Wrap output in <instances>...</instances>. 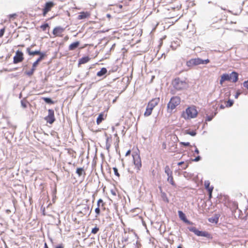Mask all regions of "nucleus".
Here are the masks:
<instances>
[{
  "instance_id": "obj_49",
  "label": "nucleus",
  "mask_w": 248,
  "mask_h": 248,
  "mask_svg": "<svg viewBox=\"0 0 248 248\" xmlns=\"http://www.w3.org/2000/svg\"><path fill=\"white\" fill-rule=\"evenodd\" d=\"M16 16V14H12V15H10L9 16V17H10V18H15V17Z\"/></svg>"
},
{
  "instance_id": "obj_40",
  "label": "nucleus",
  "mask_w": 248,
  "mask_h": 248,
  "mask_svg": "<svg viewBox=\"0 0 248 248\" xmlns=\"http://www.w3.org/2000/svg\"><path fill=\"white\" fill-rule=\"evenodd\" d=\"M180 144L182 145H184L185 146H190V143L188 142H180Z\"/></svg>"
},
{
  "instance_id": "obj_4",
  "label": "nucleus",
  "mask_w": 248,
  "mask_h": 248,
  "mask_svg": "<svg viewBox=\"0 0 248 248\" xmlns=\"http://www.w3.org/2000/svg\"><path fill=\"white\" fill-rule=\"evenodd\" d=\"M132 157L135 168L137 170V172H139L142 166L141 160L139 151L133 152L132 153Z\"/></svg>"
},
{
  "instance_id": "obj_16",
  "label": "nucleus",
  "mask_w": 248,
  "mask_h": 248,
  "mask_svg": "<svg viewBox=\"0 0 248 248\" xmlns=\"http://www.w3.org/2000/svg\"><path fill=\"white\" fill-rule=\"evenodd\" d=\"M91 16V13L89 12H81L79 13L78 16V19H83L87 18H89Z\"/></svg>"
},
{
  "instance_id": "obj_18",
  "label": "nucleus",
  "mask_w": 248,
  "mask_h": 248,
  "mask_svg": "<svg viewBox=\"0 0 248 248\" xmlns=\"http://www.w3.org/2000/svg\"><path fill=\"white\" fill-rule=\"evenodd\" d=\"M178 215L181 220L186 223H189V221L186 219L185 214L181 211H178Z\"/></svg>"
},
{
  "instance_id": "obj_51",
  "label": "nucleus",
  "mask_w": 248,
  "mask_h": 248,
  "mask_svg": "<svg viewBox=\"0 0 248 248\" xmlns=\"http://www.w3.org/2000/svg\"><path fill=\"white\" fill-rule=\"evenodd\" d=\"M195 153L197 154H199V150L197 148H196V149L195 150Z\"/></svg>"
},
{
  "instance_id": "obj_7",
  "label": "nucleus",
  "mask_w": 248,
  "mask_h": 248,
  "mask_svg": "<svg viewBox=\"0 0 248 248\" xmlns=\"http://www.w3.org/2000/svg\"><path fill=\"white\" fill-rule=\"evenodd\" d=\"M189 230L190 232H194L195 234L198 236H203L208 238H212L211 234L207 232L199 231L195 227L189 228Z\"/></svg>"
},
{
  "instance_id": "obj_30",
  "label": "nucleus",
  "mask_w": 248,
  "mask_h": 248,
  "mask_svg": "<svg viewBox=\"0 0 248 248\" xmlns=\"http://www.w3.org/2000/svg\"><path fill=\"white\" fill-rule=\"evenodd\" d=\"M225 107L228 108L232 106L233 101L232 100H229L227 101H225Z\"/></svg>"
},
{
  "instance_id": "obj_54",
  "label": "nucleus",
  "mask_w": 248,
  "mask_h": 248,
  "mask_svg": "<svg viewBox=\"0 0 248 248\" xmlns=\"http://www.w3.org/2000/svg\"><path fill=\"white\" fill-rule=\"evenodd\" d=\"M68 39H69V37H68V36H66L64 37V40H65V41L68 40Z\"/></svg>"
},
{
  "instance_id": "obj_56",
  "label": "nucleus",
  "mask_w": 248,
  "mask_h": 248,
  "mask_svg": "<svg viewBox=\"0 0 248 248\" xmlns=\"http://www.w3.org/2000/svg\"><path fill=\"white\" fill-rule=\"evenodd\" d=\"M45 248H48L46 243L45 244Z\"/></svg>"
},
{
  "instance_id": "obj_14",
  "label": "nucleus",
  "mask_w": 248,
  "mask_h": 248,
  "mask_svg": "<svg viewBox=\"0 0 248 248\" xmlns=\"http://www.w3.org/2000/svg\"><path fill=\"white\" fill-rule=\"evenodd\" d=\"M160 102L159 97H155V98L152 99L151 101H150L147 106L153 109L155 106H156Z\"/></svg>"
},
{
  "instance_id": "obj_60",
  "label": "nucleus",
  "mask_w": 248,
  "mask_h": 248,
  "mask_svg": "<svg viewBox=\"0 0 248 248\" xmlns=\"http://www.w3.org/2000/svg\"><path fill=\"white\" fill-rule=\"evenodd\" d=\"M166 200H167V202H169V200L167 198H166Z\"/></svg>"
},
{
  "instance_id": "obj_36",
  "label": "nucleus",
  "mask_w": 248,
  "mask_h": 248,
  "mask_svg": "<svg viewBox=\"0 0 248 248\" xmlns=\"http://www.w3.org/2000/svg\"><path fill=\"white\" fill-rule=\"evenodd\" d=\"M99 228L98 227H95L92 230V233L93 234H96L99 231Z\"/></svg>"
},
{
  "instance_id": "obj_42",
  "label": "nucleus",
  "mask_w": 248,
  "mask_h": 248,
  "mask_svg": "<svg viewBox=\"0 0 248 248\" xmlns=\"http://www.w3.org/2000/svg\"><path fill=\"white\" fill-rule=\"evenodd\" d=\"M243 85L245 88L248 90V80L244 81L243 83Z\"/></svg>"
},
{
  "instance_id": "obj_31",
  "label": "nucleus",
  "mask_w": 248,
  "mask_h": 248,
  "mask_svg": "<svg viewBox=\"0 0 248 248\" xmlns=\"http://www.w3.org/2000/svg\"><path fill=\"white\" fill-rule=\"evenodd\" d=\"M170 138L171 140H173L175 142L179 141V139L177 136L175 134H172L170 135Z\"/></svg>"
},
{
  "instance_id": "obj_48",
  "label": "nucleus",
  "mask_w": 248,
  "mask_h": 248,
  "mask_svg": "<svg viewBox=\"0 0 248 248\" xmlns=\"http://www.w3.org/2000/svg\"><path fill=\"white\" fill-rule=\"evenodd\" d=\"M208 192V194H209V199H211L212 197V192Z\"/></svg>"
},
{
  "instance_id": "obj_12",
  "label": "nucleus",
  "mask_w": 248,
  "mask_h": 248,
  "mask_svg": "<svg viewBox=\"0 0 248 248\" xmlns=\"http://www.w3.org/2000/svg\"><path fill=\"white\" fill-rule=\"evenodd\" d=\"M24 60L23 53L22 51L17 50L14 57L13 62L14 63H18Z\"/></svg>"
},
{
  "instance_id": "obj_1",
  "label": "nucleus",
  "mask_w": 248,
  "mask_h": 248,
  "mask_svg": "<svg viewBox=\"0 0 248 248\" xmlns=\"http://www.w3.org/2000/svg\"><path fill=\"white\" fill-rule=\"evenodd\" d=\"M238 80V74L235 71L232 72L230 75L227 73L223 74L220 77L219 83L222 85L225 81H230L235 83Z\"/></svg>"
},
{
  "instance_id": "obj_53",
  "label": "nucleus",
  "mask_w": 248,
  "mask_h": 248,
  "mask_svg": "<svg viewBox=\"0 0 248 248\" xmlns=\"http://www.w3.org/2000/svg\"><path fill=\"white\" fill-rule=\"evenodd\" d=\"M225 106H224L223 105H221L220 106V108L221 109H224L225 108Z\"/></svg>"
},
{
  "instance_id": "obj_33",
  "label": "nucleus",
  "mask_w": 248,
  "mask_h": 248,
  "mask_svg": "<svg viewBox=\"0 0 248 248\" xmlns=\"http://www.w3.org/2000/svg\"><path fill=\"white\" fill-rule=\"evenodd\" d=\"M43 99L47 103L51 104H53V102L49 98L44 97Z\"/></svg>"
},
{
  "instance_id": "obj_5",
  "label": "nucleus",
  "mask_w": 248,
  "mask_h": 248,
  "mask_svg": "<svg viewBox=\"0 0 248 248\" xmlns=\"http://www.w3.org/2000/svg\"><path fill=\"white\" fill-rule=\"evenodd\" d=\"M210 62L209 59L202 60V59L197 58L191 59L186 62V65L188 67H192L193 66L198 65L201 64H207Z\"/></svg>"
},
{
  "instance_id": "obj_29",
  "label": "nucleus",
  "mask_w": 248,
  "mask_h": 248,
  "mask_svg": "<svg viewBox=\"0 0 248 248\" xmlns=\"http://www.w3.org/2000/svg\"><path fill=\"white\" fill-rule=\"evenodd\" d=\"M165 173L167 174L168 176H169V175H170L172 174V172L170 170V169L169 167V166H166L165 167Z\"/></svg>"
},
{
  "instance_id": "obj_6",
  "label": "nucleus",
  "mask_w": 248,
  "mask_h": 248,
  "mask_svg": "<svg viewBox=\"0 0 248 248\" xmlns=\"http://www.w3.org/2000/svg\"><path fill=\"white\" fill-rule=\"evenodd\" d=\"M181 102V99L178 96L172 97L167 105L168 109H170L172 110L175 108L180 104Z\"/></svg>"
},
{
  "instance_id": "obj_9",
  "label": "nucleus",
  "mask_w": 248,
  "mask_h": 248,
  "mask_svg": "<svg viewBox=\"0 0 248 248\" xmlns=\"http://www.w3.org/2000/svg\"><path fill=\"white\" fill-rule=\"evenodd\" d=\"M134 236L132 232H124V234L122 238V242L128 244L132 242V239Z\"/></svg>"
},
{
  "instance_id": "obj_11",
  "label": "nucleus",
  "mask_w": 248,
  "mask_h": 248,
  "mask_svg": "<svg viewBox=\"0 0 248 248\" xmlns=\"http://www.w3.org/2000/svg\"><path fill=\"white\" fill-rule=\"evenodd\" d=\"M45 120L50 124H52L55 121L54 112L53 109L48 110V115L45 118Z\"/></svg>"
},
{
  "instance_id": "obj_44",
  "label": "nucleus",
  "mask_w": 248,
  "mask_h": 248,
  "mask_svg": "<svg viewBox=\"0 0 248 248\" xmlns=\"http://www.w3.org/2000/svg\"><path fill=\"white\" fill-rule=\"evenodd\" d=\"M201 159V157L200 156H198L195 159L193 160V161L197 162Z\"/></svg>"
},
{
  "instance_id": "obj_3",
  "label": "nucleus",
  "mask_w": 248,
  "mask_h": 248,
  "mask_svg": "<svg viewBox=\"0 0 248 248\" xmlns=\"http://www.w3.org/2000/svg\"><path fill=\"white\" fill-rule=\"evenodd\" d=\"M172 85L175 89L182 90L187 86L188 83L186 80H182L179 78H177L172 80Z\"/></svg>"
},
{
  "instance_id": "obj_20",
  "label": "nucleus",
  "mask_w": 248,
  "mask_h": 248,
  "mask_svg": "<svg viewBox=\"0 0 248 248\" xmlns=\"http://www.w3.org/2000/svg\"><path fill=\"white\" fill-rule=\"evenodd\" d=\"M79 45V42L78 41H77L74 42L70 44L68 47V49L69 50H73L77 48Z\"/></svg>"
},
{
  "instance_id": "obj_22",
  "label": "nucleus",
  "mask_w": 248,
  "mask_h": 248,
  "mask_svg": "<svg viewBox=\"0 0 248 248\" xmlns=\"http://www.w3.org/2000/svg\"><path fill=\"white\" fill-rule=\"evenodd\" d=\"M27 51L29 55L34 56V55H39V54H41V52L40 51L36 50V51H33L31 50V48L30 47H28L27 48Z\"/></svg>"
},
{
  "instance_id": "obj_2",
  "label": "nucleus",
  "mask_w": 248,
  "mask_h": 248,
  "mask_svg": "<svg viewBox=\"0 0 248 248\" xmlns=\"http://www.w3.org/2000/svg\"><path fill=\"white\" fill-rule=\"evenodd\" d=\"M198 114V111L195 106H191L187 108L182 116L185 119H190L195 118Z\"/></svg>"
},
{
  "instance_id": "obj_19",
  "label": "nucleus",
  "mask_w": 248,
  "mask_h": 248,
  "mask_svg": "<svg viewBox=\"0 0 248 248\" xmlns=\"http://www.w3.org/2000/svg\"><path fill=\"white\" fill-rule=\"evenodd\" d=\"M106 117V115H105L103 112L100 113L96 120L97 124H99Z\"/></svg>"
},
{
  "instance_id": "obj_41",
  "label": "nucleus",
  "mask_w": 248,
  "mask_h": 248,
  "mask_svg": "<svg viewBox=\"0 0 248 248\" xmlns=\"http://www.w3.org/2000/svg\"><path fill=\"white\" fill-rule=\"evenodd\" d=\"M114 136L116 138V143L118 145L119 142V137L117 133L115 134Z\"/></svg>"
},
{
  "instance_id": "obj_32",
  "label": "nucleus",
  "mask_w": 248,
  "mask_h": 248,
  "mask_svg": "<svg viewBox=\"0 0 248 248\" xmlns=\"http://www.w3.org/2000/svg\"><path fill=\"white\" fill-rule=\"evenodd\" d=\"M95 212L96 213L95 217H97L100 214V206H98L95 209Z\"/></svg>"
},
{
  "instance_id": "obj_26",
  "label": "nucleus",
  "mask_w": 248,
  "mask_h": 248,
  "mask_svg": "<svg viewBox=\"0 0 248 248\" xmlns=\"http://www.w3.org/2000/svg\"><path fill=\"white\" fill-rule=\"evenodd\" d=\"M90 58L88 56L82 57L79 60V63L80 64H84L89 61Z\"/></svg>"
},
{
  "instance_id": "obj_37",
  "label": "nucleus",
  "mask_w": 248,
  "mask_h": 248,
  "mask_svg": "<svg viewBox=\"0 0 248 248\" xmlns=\"http://www.w3.org/2000/svg\"><path fill=\"white\" fill-rule=\"evenodd\" d=\"M185 133L186 134H189V135H190L191 136H195L196 134V133L195 131H191V132H189L188 130H186V131Z\"/></svg>"
},
{
  "instance_id": "obj_13",
  "label": "nucleus",
  "mask_w": 248,
  "mask_h": 248,
  "mask_svg": "<svg viewBox=\"0 0 248 248\" xmlns=\"http://www.w3.org/2000/svg\"><path fill=\"white\" fill-rule=\"evenodd\" d=\"M39 62H40L37 60L35 62H33V63L32 64V68L30 70L25 71V74L26 75H28V76H30V77L33 74L34 71H35L36 68L37 66V65H38Z\"/></svg>"
},
{
  "instance_id": "obj_43",
  "label": "nucleus",
  "mask_w": 248,
  "mask_h": 248,
  "mask_svg": "<svg viewBox=\"0 0 248 248\" xmlns=\"http://www.w3.org/2000/svg\"><path fill=\"white\" fill-rule=\"evenodd\" d=\"M5 29L4 28L1 29L0 30V37H2L4 33Z\"/></svg>"
},
{
  "instance_id": "obj_59",
  "label": "nucleus",
  "mask_w": 248,
  "mask_h": 248,
  "mask_svg": "<svg viewBox=\"0 0 248 248\" xmlns=\"http://www.w3.org/2000/svg\"><path fill=\"white\" fill-rule=\"evenodd\" d=\"M112 193L113 195H116V194H115V193L114 192H112Z\"/></svg>"
},
{
  "instance_id": "obj_55",
  "label": "nucleus",
  "mask_w": 248,
  "mask_h": 248,
  "mask_svg": "<svg viewBox=\"0 0 248 248\" xmlns=\"http://www.w3.org/2000/svg\"><path fill=\"white\" fill-rule=\"evenodd\" d=\"M188 166V164H186V166L184 167H183V169H186V168H187Z\"/></svg>"
},
{
  "instance_id": "obj_17",
  "label": "nucleus",
  "mask_w": 248,
  "mask_h": 248,
  "mask_svg": "<svg viewBox=\"0 0 248 248\" xmlns=\"http://www.w3.org/2000/svg\"><path fill=\"white\" fill-rule=\"evenodd\" d=\"M204 185L205 189L207 190L208 192H213L214 186H210V183L209 181H205L204 182Z\"/></svg>"
},
{
  "instance_id": "obj_52",
  "label": "nucleus",
  "mask_w": 248,
  "mask_h": 248,
  "mask_svg": "<svg viewBox=\"0 0 248 248\" xmlns=\"http://www.w3.org/2000/svg\"><path fill=\"white\" fill-rule=\"evenodd\" d=\"M184 163V162L183 161L180 162H179L178 163V166H181V165L183 164Z\"/></svg>"
},
{
  "instance_id": "obj_23",
  "label": "nucleus",
  "mask_w": 248,
  "mask_h": 248,
  "mask_svg": "<svg viewBox=\"0 0 248 248\" xmlns=\"http://www.w3.org/2000/svg\"><path fill=\"white\" fill-rule=\"evenodd\" d=\"M153 110V109H152L151 108H150L147 105L146 110L144 113V116L148 117L151 115L152 113Z\"/></svg>"
},
{
  "instance_id": "obj_35",
  "label": "nucleus",
  "mask_w": 248,
  "mask_h": 248,
  "mask_svg": "<svg viewBox=\"0 0 248 248\" xmlns=\"http://www.w3.org/2000/svg\"><path fill=\"white\" fill-rule=\"evenodd\" d=\"M40 55V57L39 58H38L37 59V60L39 62H40L41 61H42L45 57V56H46V54L45 53H41V54H39Z\"/></svg>"
},
{
  "instance_id": "obj_28",
  "label": "nucleus",
  "mask_w": 248,
  "mask_h": 248,
  "mask_svg": "<svg viewBox=\"0 0 248 248\" xmlns=\"http://www.w3.org/2000/svg\"><path fill=\"white\" fill-rule=\"evenodd\" d=\"M97 204L98 206H101L102 207H103L104 208L103 209L104 210L105 209V206L106 203H105V202H103V201L101 199H100L98 200Z\"/></svg>"
},
{
  "instance_id": "obj_57",
  "label": "nucleus",
  "mask_w": 248,
  "mask_h": 248,
  "mask_svg": "<svg viewBox=\"0 0 248 248\" xmlns=\"http://www.w3.org/2000/svg\"><path fill=\"white\" fill-rule=\"evenodd\" d=\"M6 212H7V213H10V212H11V211H10V210H6Z\"/></svg>"
},
{
  "instance_id": "obj_8",
  "label": "nucleus",
  "mask_w": 248,
  "mask_h": 248,
  "mask_svg": "<svg viewBox=\"0 0 248 248\" xmlns=\"http://www.w3.org/2000/svg\"><path fill=\"white\" fill-rule=\"evenodd\" d=\"M55 4L54 2L49 1L46 2L42 9V15L43 16H46L47 14L50 12L52 8L55 6Z\"/></svg>"
},
{
  "instance_id": "obj_24",
  "label": "nucleus",
  "mask_w": 248,
  "mask_h": 248,
  "mask_svg": "<svg viewBox=\"0 0 248 248\" xmlns=\"http://www.w3.org/2000/svg\"><path fill=\"white\" fill-rule=\"evenodd\" d=\"M153 110V109H152L151 108H150L147 105L146 110L144 113V116L148 117L151 115L152 113Z\"/></svg>"
},
{
  "instance_id": "obj_61",
  "label": "nucleus",
  "mask_w": 248,
  "mask_h": 248,
  "mask_svg": "<svg viewBox=\"0 0 248 248\" xmlns=\"http://www.w3.org/2000/svg\"><path fill=\"white\" fill-rule=\"evenodd\" d=\"M129 1H132V0H128Z\"/></svg>"
},
{
  "instance_id": "obj_21",
  "label": "nucleus",
  "mask_w": 248,
  "mask_h": 248,
  "mask_svg": "<svg viewBox=\"0 0 248 248\" xmlns=\"http://www.w3.org/2000/svg\"><path fill=\"white\" fill-rule=\"evenodd\" d=\"M76 173L79 177L82 175L84 176L86 175L85 171L82 168H78L76 170Z\"/></svg>"
},
{
  "instance_id": "obj_46",
  "label": "nucleus",
  "mask_w": 248,
  "mask_h": 248,
  "mask_svg": "<svg viewBox=\"0 0 248 248\" xmlns=\"http://www.w3.org/2000/svg\"><path fill=\"white\" fill-rule=\"evenodd\" d=\"M130 154H131V150H128V151L126 152V154H125V156L129 155H130Z\"/></svg>"
},
{
  "instance_id": "obj_27",
  "label": "nucleus",
  "mask_w": 248,
  "mask_h": 248,
  "mask_svg": "<svg viewBox=\"0 0 248 248\" xmlns=\"http://www.w3.org/2000/svg\"><path fill=\"white\" fill-rule=\"evenodd\" d=\"M167 181L173 186H176L175 183L173 180V178L172 176V174L168 176Z\"/></svg>"
},
{
  "instance_id": "obj_15",
  "label": "nucleus",
  "mask_w": 248,
  "mask_h": 248,
  "mask_svg": "<svg viewBox=\"0 0 248 248\" xmlns=\"http://www.w3.org/2000/svg\"><path fill=\"white\" fill-rule=\"evenodd\" d=\"M105 137H106V149L109 150L110 148L111 142H112V137L110 135L108 134V133H105Z\"/></svg>"
},
{
  "instance_id": "obj_25",
  "label": "nucleus",
  "mask_w": 248,
  "mask_h": 248,
  "mask_svg": "<svg viewBox=\"0 0 248 248\" xmlns=\"http://www.w3.org/2000/svg\"><path fill=\"white\" fill-rule=\"evenodd\" d=\"M107 73V69L105 67H103L101 69L100 71H98L96 75L98 77H101V76L104 75L105 74H106Z\"/></svg>"
},
{
  "instance_id": "obj_38",
  "label": "nucleus",
  "mask_w": 248,
  "mask_h": 248,
  "mask_svg": "<svg viewBox=\"0 0 248 248\" xmlns=\"http://www.w3.org/2000/svg\"><path fill=\"white\" fill-rule=\"evenodd\" d=\"M113 170H114L115 175H116L117 177H119L120 174L118 172V169L114 167L113 168Z\"/></svg>"
},
{
  "instance_id": "obj_34",
  "label": "nucleus",
  "mask_w": 248,
  "mask_h": 248,
  "mask_svg": "<svg viewBox=\"0 0 248 248\" xmlns=\"http://www.w3.org/2000/svg\"><path fill=\"white\" fill-rule=\"evenodd\" d=\"M49 27V25L47 23H45L43 25H42L41 26H40V28L43 31H45L46 29L47 28H48Z\"/></svg>"
},
{
  "instance_id": "obj_39",
  "label": "nucleus",
  "mask_w": 248,
  "mask_h": 248,
  "mask_svg": "<svg viewBox=\"0 0 248 248\" xmlns=\"http://www.w3.org/2000/svg\"><path fill=\"white\" fill-rule=\"evenodd\" d=\"M28 102L26 101H22L21 106L23 108H26L27 107Z\"/></svg>"
},
{
  "instance_id": "obj_10",
  "label": "nucleus",
  "mask_w": 248,
  "mask_h": 248,
  "mask_svg": "<svg viewBox=\"0 0 248 248\" xmlns=\"http://www.w3.org/2000/svg\"><path fill=\"white\" fill-rule=\"evenodd\" d=\"M65 29L61 26H57L55 27L52 31L53 37H62L63 36V32Z\"/></svg>"
},
{
  "instance_id": "obj_45",
  "label": "nucleus",
  "mask_w": 248,
  "mask_h": 248,
  "mask_svg": "<svg viewBox=\"0 0 248 248\" xmlns=\"http://www.w3.org/2000/svg\"><path fill=\"white\" fill-rule=\"evenodd\" d=\"M166 147H167V145H166V144L165 142H163V144H162V148L163 149H166Z\"/></svg>"
},
{
  "instance_id": "obj_47",
  "label": "nucleus",
  "mask_w": 248,
  "mask_h": 248,
  "mask_svg": "<svg viewBox=\"0 0 248 248\" xmlns=\"http://www.w3.org/2000/svg\"><path fill=\"white\" fill-rule=\"evenodd\" d=\"M56 248H64V247L62 244H60L58 246H57Z\"/></svg>"
},
{
  "instance_id": "obj_50",
  "label": "nucleus",
  "mask_w": 248,
  "mask_h": 248,
  "mask_svg": "<svg viewBox=\"0 0 248 248\" xmlns=\"http://www.w3.org/2000/svg\"><path fill=\"white\" fill-rule=\"evenodd\" d=\"M240 93H239V92H237L235 95V98H237L239 96V95H240Z\"/></svg>"
},
{
  "instance_id": "obj_58",
  "label": "nucleus",
  "mask_w": 248,
  "mask_h": 248,
  "mask_svg": "<svg viewBox=\"0 0 248 248\" xmlns=\"http://www.w3.org/2000/svg\"><path fill=\"white\" fill-rule=\"evenodd\" d=\"M177 248H183L181 245H180L177 247Z\"/></svg>"
}]
</instances>
